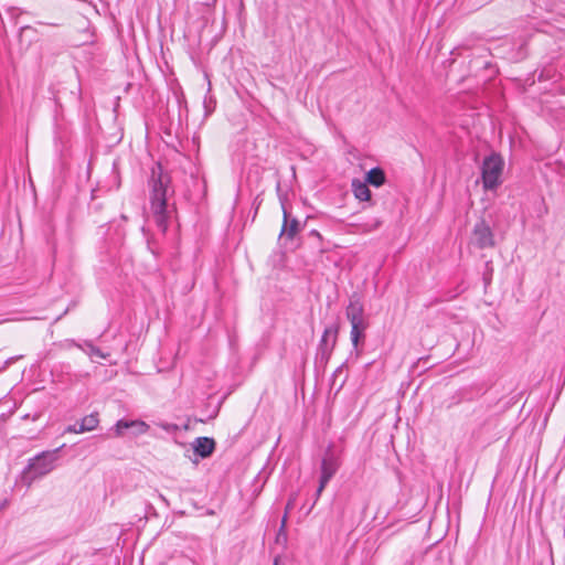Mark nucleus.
<instances>
[{
    "label": "nucleus",
    "instance_id": "16",
    "mask_svg": "<svg viewBox=\"0 0 565 565\" xmlns=\"http://www.w3.org/2000/svg\"><path fill=\"white\" fill-rule=\"evenodd\" d=\"M66 433H73V434H83L84 431L78 430V424L70 425L66 429Z\"/></svg>",
    "mask_w": 565,
    "mask_h": 565
},
{
    "label": "nucleus",
    "instance_id": "15",
    "mask_svg": "<svg viewBox=\"0 0 565 565\" xmlns=\"http://www.w3.org/2000/svg\"><path fill=\"white\" fill-rule=\"evenodd\" d=\"M88 354L89 356H98L100 359H107L108 358V353H104L103 351H100L98 348L89 344L88 345Z\"/></svg>",
    "mask_w": 565,
    "mask_h": 565
},
{
    "label": "nucleus",
    "instance_id": "2",
    "mask_svg": "<svg viewBox=\"0 0 565 565\" xmlns=\"http://www.w3.org/2000/svg\"><path fill=\"white\" fill-rule=\"evenodd\" d=\"M60 448L52 451H42L29 459L28 466L22 472V481L30 487L35 480L49 475L56 467Z\"/></svg>",
    "mask_w": 565,
    "mask_h": 565
},
{
    "label": "nucleus",
    "instance_id": "5",
    "mask_svg": "<svg viewBox=\"0 0 565 565\" xmlns=\"http://www.w3.org/2000/svg\"><path fill=\"white\" fill-rule=\"evenodd\" d=\"M472 241L479 248H488L494 245L492 230L484 221H480L475 225Z\"/></svg>",
    "mask_w": 565,
    "mask_h": 565
},
{
    "label": "nucleus",
    "instance_id": "12",
    "mask_svg": "<svg viewBox=\"0 0 565 565\" xmlns=\"http://www.w3.org/2000/svg\"><path fill=\"white\" fill-rule=\"evenodd\" d=\"M99 424V418L97 413H92L81 419L78 423V430L79 431H92L94 430Z\"/></svg>",
    "mask_w": 565,
    "mask_h": 565
},
{
    "label": "nucleus",
    "instance_id": "18",
    "mask_svg": "<svg viewBox=\"0 0 565 565\" xmlns=\"http://www.w3.org/2000/svg\"><path fill=\"white\" fill-rule=\"evenodd\" d=\"M8 505V501L7 500H0V511H2L3 509H6Z\"/></svg>",
    "mask_w": 565,
    "mask_h": 565
},
{
    "label": "nucleus",
    "instance_id": "8",
    "mask_svg": "<svg viewBox=\"0 0 565 565\" xmlns=\"http://www.w3.org/2000/svg\"><path fill=\"white\" fill-rule=\"evenodd\" d=\"M300 230V223L296 218H289L286 210H284V224L279 234L280 239L292 241Z\"/></svg>",
    "mask_w": 565,
    "mask_h": 565
},
{
    "label": "nucleus",
    "instance_id": "17",
    "mask_svg": "<svg viewBox=\"0 0 565 565\" xmlns=\"http://www.w3.org/2000/svg\"><path fill=\"white\" fill-rule=\"evenodd\" d=\"M380 225H381V221L375 220L371 225H367V227L364 231L365 232L374 231V230L379 228Z\"/></svg>",
    "mask_w": 565,
    "mask_h": 565
},
{
    "label": "nucleus",
    "instance_id": "14",
    "mask_svg": "<svg viewBox=\"0 0 565 565\" xmlns=\"http://www.w3.org/2000/svg\"><path fill=\"white\" fill-rule=\"evenodd\" d=\"M351 341L353 347L359 345V341L363 338L364 330L366 329V323H351Z\"/></svg>",
    "mask_w": 565,
    "mask_h": 565
},
{
    "label": "nucleus",
    "instance_id": "3",
    "mask_svg": "<svg viewBox=\"0 0 565 565\" xmlns=\"http://www.w3.org/2000/svg\"><path fill=\"white\" fill-rule=\"evenodd\" d=\"M503 167V160L499 154L493 153L484 158L481 173L483 188L486 190L497 189L501 184Z\"/></svg>",
    "mask_w": 565,
    "mask_h": 565
},
{
    "label": "nucleus",
    "instance_id": "9",
    "mask_svg": "<svg viewBox=\"0 0 565 565\" xmlns=\"http://www.w3.org/2000/svg\"><path fill=\"white\" fill-rule=\"evenodd\" d=\"M193 449L195 454L202 458H206L212 455L215 449V441L209 437H198L193 441Z\"/></svg>",
    "mask_w": 565,
    "mask_h": 565
},
{
    "label": "nucleus",
    "instance_id": "4",
    "mask_svg": "<svg viewBox=\"0 0 565 565\" xmlns=\"http://www.w3.org/2000/svg\"><path fill=\"white\" fill-rule=\"evenodd\" d=\"M338 468L339 463L337 458L332 454L328 452L323 457L321 462V477L319 487L317 489V498L320 497L321 492L323 491L328 482L331 480V478L334 476Z\"/></svg>",
    "mask_w": 565,
    "mask_h": 565
},
{
    "label": "nucleus",
    "instance_id": "11",
    "mask_svg": "<svg viewBox=\"0 0 565 565\" xmlns=\"http://www.w3.org/2000/svg\"><path fill=\"white\" fill-rule=\"evenodd\" d=\"M352 190L354 196L360 201H369L371 199V191L366 182L354 179L352 181Z\"/></svg>",
    "mask_w": 565,
    "mask_h": 565
},
{
    "label": "nucleus",
    "instance_id": "7",
    "mask_svg": "<svg viewBox=\"0 0 565 565\" xmlns=\"http://www.w3.org/2000/svg\"><path fill=\"white\" fill-rule=\"evenodd\" d=\"M338 332L339 327L337 324L329 326L324 329L320 341V349L322 354H330L335 345Z\"/></svg>",
    "mask_w": 565,
    "mask_h": 565
},
{
    "label": "nucleus",
    "instance_id": "6",
    "mask_svg": "<svg viewBox=\"0 0 565 565\" xmlns=\"http://www.w3.org/2000/svg\"><path fill=\"white\" fill-rule=\"evenodd\" d=\"M115 436L121 437L126 429H130L134 436H140L149 430V425L143 420L120 419L114 426Z\"/></svg>",
    "mask_w": 565,
    "mask_h": 565
},
{
    "label": "nucleus",
    "instance_id": "13",
    "mask_svg": "<svg viewBox=\"0 0 565 565\" xmlns=\"http://www.w3.org/2000/svg\"><path fill=\"white\" fill-rule=\"evenodd\" d=\"M365 182L374 186H381L385 182V174L382 169L373 168L366 173Z\"/></svg>",
    "mask_w": 565,
    "mask_h": 565
},
{
    "label": "nucleus",
    "instance_id": "1",
    "mask_svg": "<svg viewBox=\"0 0 565 565\" xmlns=\"http://www.w3.org/2000/svg\"><path fill=\"white\" fill-rule=\"evenodd\" d=\"M170 177L162 172L160 166L152 170L150 180V207L157 226L164 233L168 228L169 212L167 196L170 190Z\"/></svg>",
    "mask_w": 565,
    "mask_h": 565
},
{
    "label": "nucleus",
    "instance_id": "19",
    "mask_svg": "<svg viewBox=\"0 0 565 565\" xmlns=\"http://www.w3.org/2000/svg\"><path fill=\"white\" fill-rule=\"evenodd\" d=\"M273 565H279L278 559L276 558Z\"/></svg>",
    "mask_w": 565,
    "mask_h": 565
},
{
    "label": "nucleus",
    "instance_id": "10",
    "mask_svg": "<svg viewBox=\"0 0 565 565\" xmlns=\"http://www.w3.org/2000/svg\"><path fill=\"white\" fill-rule=\"evenodd\" d=\"M347 318L350 323H365L363 318V306L359 299H351L347 308Z\"/></svg>",
    "mask_w": 565,
    "mask_h": 565
}]
</instances>
